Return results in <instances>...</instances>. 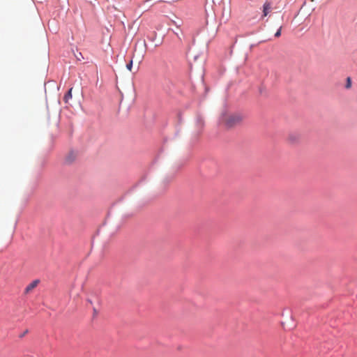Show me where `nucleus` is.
<instances>
[{
  "mask_svg": "<svg viewBox=\"0 0 357 357\" xmlns=\"http://www.w3.org/2000/svg\"><path fill=\"white\" fill-rule=\"evenodd\" d=\"M126 68L129 71L132 70V60H131L127 65Z\"/></svg>",
  "mask_w": 357,
  "mask_h": 357,
  "instance_id": "nucleus-7",
  "label": "nucleus"
},
{
  "mask_svg": "<svg viewBox=\"0 0 357 357\" xmlns=\"http://www.w3.org/2000/svg\"><path fill=\"white\" fill-rule=\"evenodd\" d=\"M351 86V78L350 77H347V84H346V88L347 89H349Z\"/></svg>",
  "mask_w": 357,
  "mask_h": 357,
  "instance_id": "nucleus-6",
  "label": "nucleus"
},
{
  "mask_svg": "<svg viewBox=\"0 0 357 357\" xmlns=\"http://www.w3.org/2000/svg\"><path fill=\"white\" fill-rule=\"evenodd\" d=\"M39 281L38 280H34L32 282H31L25 289V292L29 293L31 291H32L36 286L38 285Z\"/></svg>",
  "mask_w": 357,
  "mask_h": 357,
  "instance_id": "nucleus-4",
  "label": "nucleus"
},
{
  "mask_svg": "<svg viewBox=\"0 0 357 357\" xmlns=\"http://www.w3.org/2000/svg\"><path fill=\"white\" fill-rule=\"evenodd\" d=\"M271 10V3L269 1H266L263 6V15L267 16Z\"/></svg>",
  "mask_w": 357,
  "mask_h": 357,
  "instance_id": "nucleus-3",
  "label": "nucleus"
},
{
  "mask_svg": "<svg viewBox=\"0 0 357 357\" xmlns=\"http://www.w3.org/2000/svg\"><path fill=\"white\" fill-rule=\"evenodd\" d=\"M72 89H70L68 92L65 95L64 100L66 102H68L69 98H72V93H71Z\"/></svg>",
  "mask_w": 357,
  "mask_h": 357,
  "instance_id": "nucleus-5",
  "label": "nucleus"
},
{
  "mask_svg": "<svg viewBox=\"0 0 357 357\" xmlns=\"http://www.w3.org/2000/svg\"><path fill=\"white\" fill-rule=\"evenodd\" d=\"M299 139H300V135L298 134L294 133V132L289 133L287 137L288 142L291 144L296 143L297 142H298Z\"/></svg>",
  "mask_w": 357,
  "mask_h": 357,
  "instance_id": "nucleus-2",
  "label": "nucleus"
},
{
  "mask_svg": "<svg viewBox=\"0 0 357 357\" xmlns=\"http://www.w3.org/2000/svg\"><path fill=\"white\" fill-rule=\"evenodd\" d=\"M244 117L239 113L225 114L221 119L222 123L227 128H233L240 125Z\"/></svg>",
  "mask_w": 357,
  "mask_h": 357,
  "instance_id": "nucleus-1",
  "label": "nucleus"
},
{
  "mask_svg": "<svg viewBox=\"0 0 357 357\" xmlns=\"http://www.w3.org/2000/svg\"><path fill=\"white\" fill-rule=\"evenodd\" d=\"M74 158H75V156H74V155L72 157V156H71V155H69V156L67 158V160H68V162H72V161L73 160Z\"/></svg>",
  "mask_w": 357,
  "mask_h": 357,
  "instance_id": "nucleus-9",
  "label": "nucleus"
},
{
  "mask_svg": "<svg viewBox=\"0 0 357 357\" xmlns=\"http://www.w3.org/2000/svg\"><path fill=\"white\" fill-rule=\"evenodd\" d=\"M281 35V27L275 33V37H279Z\"/></svg>",
  "mask_w": 357,
  "mask_h": 357,
  "instance_id": "nucleus-8",
  "label": "nucleus"
}]
</instances>
